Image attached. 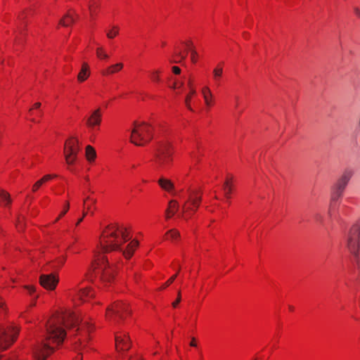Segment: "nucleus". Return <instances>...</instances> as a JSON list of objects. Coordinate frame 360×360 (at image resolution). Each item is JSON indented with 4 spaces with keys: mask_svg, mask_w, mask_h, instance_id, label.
<instances>
[{
    "mask_svg": "<svg viewBox=\"0 0 360 360\" xmlns=\"http://www.w3.org/2000/svg\"><path fill=\"white\" fill-rule=\"evenodd\" d=\"M167 234H169L170 235V238H172V239L176 238L180 236L179 232L178 231H176V230H174V229L169 231L167 233Z\"/></svg>",
    "mask_w": 360,
    "mask_h": 360,
    "instance_id": "32",
    "label": "nucleus"
},
{
    "mask_svg": "<svg viewBox=\"0 0 360 360\" xmlns=\"http://www.w3.org/2000/svg\"><path fill=\"white\" fill-rule=\"evenodd\" d=\"M75 360H82V357L81 356H77Z\"/></svg>",
    "mask_w": 360,
    "mask_h": 360,
    "instance_id": "51",
    "label": "nucleus"
},
{
    "mask_svg": "<svg viewBox=\"0 0 360 360\" xmlns=\"http://www.w3.org/2000/svg\"><path fill=\"white\" fill-rule=\"evenodd\" d=\"M158 184L160 185V186L162 189H164L168 192H171L174 189L173 183L167 179H165V178L162 177L158 180Z\"/></svg>",
    "mask_w": 360,
    "mask_h": 360,
    "instance_id": "18",
    "label": "nucleus"
},
{
    "mask_svg": "<svg viewBox=\"0 0 360 360\" xmlns=\"http://www.w3.org/2000/svg\"><path fill=\"white\" fill-rule=\"evenodd\" d=\"M186 45L188 46V47H191L193 46V42L191 41H188L186 43Z\"/></svg>",
    "mask_w": 360,
    "mask_h": 360,
    "instance_id": "45",
    "label": "nucleus"
},
{
    "mask_svg": "<svg viewBox=\"0 0 360 360\" xmlns=\"http://www.w3.org/2000/svg\"><path fill=\"white\" fill-rule=\"evenodd\" d=\"M202 94L203 96L205 103L207 106L211 105L212 94L208 86H204L202 89Z\"/></svg>",
    "mask_w": 360,
    "mask_h": 360,
    "instance_id": "21",
    "label": "nucleus"
},
{
    "mask_svg": "<svg viewBox=\"0 0 360 360\" xmlns=\"http://www.w3.org/2000/svg\"><path fill=\"white\" fill-rule=\"evenodd\" d=\"M4 303L0 302V311H4Z\"/></svg>",
    "mask_w": 360,
    "mask_h": 360,
    "instance_id": "49",
    "label": "nucleus"
},
{
    "mask_svg": "<svg viewBox=\"0 0 360 360\" xmlns=\"http://www.w3.org/2000/svg\"><path fill=\"white\" fill-rule=\"evenodd\" d=\"M179 210V203L177 201L172 200H170L168 205V207L166 210V217L167 219L173 216Z\"/></svg>",
    "mask_w": 360,
    "mask_h": 360,
    "instance_id": "16",
    "label": "nucleus"
},
{
    "mask_svg": "<svg viewBox=\"0 0 360 360\" xmlns=\"http://www.w3.org/2000/svg\"><path fill=\"white\" fill-rule=\"evenodd\" d=\"M89 76V66L87 63H84L82 67V70L78 74L77 79L79 82H82L85 81Z\"/></svg>",
    "mask_w": 360,
    "mask_h": 360,
    "instance_id": "19",
    "label": "nucleus"
},
{
    "mask_svg": "<svg viewBox=\"0 0 360 360\" xmlns=\"http://www.w3.org/2000/svg\"><path fill=\"white\" fill-rule=\"evenodd\" d=\"M172 89H175V88H176V82L173 84V86H172Z\"/></svg>",
    "mask_w": 360,
    "mask_h": 360,
    "instance_id": "54",
    "label": "nucleus"
},
{
    "mask_svg": "<svg viewBox=\"0 0 360 360\" xmlns=\"http://www.w3.org/2000/svg\"><path fill=\"white\" fill-rule=\"evenodd\" d=\"M290 310H292V309H293V307H290Z\"/></svg>",
    "mask_w": 360,
    "mask_h": 360,
    "instance_id": "60",
    "label": "nucleus"
},
{
    "mask_svg": "<svg viewBox=\"0 0 360 360\" xmlns=\"http://www.w3.org/2000/svg\"><path fill=\"white\" fill-rule=\"evenodd\" d=\"M42 186L41 182L39 180L36 181L34 184L32 186V191L33 192H36L41 186Z\"/></svg>",
    "mask_w": 360,
    "mask_h": 360,
    "instance_id": "36",
    "label": "nucleus"
},
{
    "mask_svg": "<svg viewBox=\"0 0 360 360\" xmlns=\"http://www.w3.org/2000/svg\"><path fill=\"white\" fill-rule=\"evenodd\" d=\"M59 278L56 274H42L39 278V283L41 286L47 290H54L58 283Z\"/></svg>",
    "mask_w": 360,
    "mask_h": 360,
    "instance_id": "11",
    "label": "nucleus"
},
{
    "mask_svg": "<svg viewBox=\"0 0 360 360\" xmlns=\"http://www.w3.org/2000/svg\"><path fill=\"white\" fill-rule=\"evenodd\" d=\"M87 214V212H84L82 217L84 218V217Z\"/></svg>",
    "mask_w": 360,
    "mask_h": 360,
    "instance_id": "52",
    "label": "nucleus"
},
{
    "mask_svg": "<svg viewBox=\"0 0 360 360\" xmlns=\"http://www.w3.org/2000/svg\"><path fill=\"white\" fill-rule=\"evenodd\" d=\"M129 239L125 227L117 224H110L103 233L100 240L101 248L104 252L120 250L125 258L129 259L139 245V242L134 240L127 245L126 250H123L121 248L122 244Z\"/></svg>",
    "mask_w": 360,
    "mask_h": 360,
    "instance_id": "2",
    "label": "nucleus"
},
{
    "mask_svg": "<svg viewBox=\"0 0 360 360\" xmlns=\"http://www.w3.org/2000/svg\"><path fill=\"white\" fill-rule=\"evenodd\" d=\"M129 360H141V359L139 358H134V359H130Z\"/></svg>",
    "mask_w": 360,
    "mask_h": 360,
    "instance_id": "53",
    "label": "nucleus"
},
{
    "mask_svg": "<svg viewBox=\"0 0 360 360\" xmlns=\"http://www.w3.org/2000/svg\"><path fill=\"white\" fill-rule=\"evenodd\" d=\"M172 63H179V61H176V60H174V61H172Z\"/></svg>",
    "mask_w": 360,
    "mask_h": 360,
    "instance_id": "59",
    "label": "nucleus"
},
{
    "mask_svg": "<svg viewBox=\"0 0 360 360\" xmlns=\"http://www.w3.org/2000/svg\"><path fill=\"white\" fill-rule=\"evenodd\" d=\"M238 99H239V98L238 96H236V108H237L238 105Z\"/></svg>",
    "mask_w": 360,
    "mask_h": 360,
    "instance_id": "50",
    "label": "nucleus"
},
{
    "mask_svg": "<svg viewBox=\"0 0 360 360\" xmlns=\"http://www.w3.org/2000/svg\"><path fill=\"white\" fill-rule=\"evenodd\" d=\"M160 70H154L153 72H151V79L154 81V82H159L160 81Z\"/></svg>",
    "mask_w": 360,
    "mask_h": 360,
    "instance_id": "31",
    "label": "nucleus"
},
{
    "mask_svg": "<svg viewBox=\"0 0 360 360\" xmlns=\"http://www.w3.org/2000/svg\"><path fill=\"white\" fill-rule=\"evenodd\" d=\"M233 186L229 184L228 180H226L223 185V190L224 191L225 197L229 200L231 198V194L233 191Z\"/></svg>",
    "mask_w": 360,
    "mask_h": 360,
    "instance_id": "23",
    "label": "nucleus"
},
{
    "mask_svg": "<svg viewBox=\"0 0 360 360\" xmlns=\"http://www.w3.org/2000/svg\"><path fill=\"white\" fill-rule=\"evenodd\" d=\"M18 332L16 328L6 329L0 326V349H7L15 340Z\"/></svg>",
    "mask_w": 360,
    "mask_h": 360,
    "instance_id": "9",
    "label": "nucleus"
},
{
    "mask_svg": "<svg viewBox=\"0 0 360 360\" xmlns=\"http://www.w3.org/2000/svg\"><path fill=\"white\" fill-rule=\"evenodd\" d=\"M176 55L179 56L181 60H184L186 58V56L181 55V53H177Z\"/></svg>",
    "mask_w": 360,
    "mask_h": 360,
    "instance_id": "46",
    "label": "nucleus"
},
{
    "mask_svg": "<svg viewBox=\"0 0 360 360\" xmlns=\"http://www.w3.org/2000/svg\"><path fill=\"white\" fill-rule=\"evenodd\" d=\"M346 248L353 255L354 262L359 263L360 251V220L354 223L345 236Z\"/></svg>",
    "mask_w": 360,
    "mask_h": 360,
    "instance_id": "4",
    "label": "nucleus"
},
{
    "mask_svg": "<svg viewBox=\"0 0 360 360\" xmlns=\"http://www.w3.org/2000/svg\"><path fill=\"white\" fill-rule=\"evenodd\" d=\"M0 200L5 202V205L11 202L10 195L1 189H0Z\"/></svg>",
    "mask_w": 360,
    "mask_h": 360,
    "instance_id": "27",
    "label": "nucleus"
},
{
    "mask_svg": "<svg viewBox=\"0 0 360 360\" xmlns=\"http://www.w3.org/2000/svg\"><path fill=\"white\" fill-rule=\"evenodd\" d=\"M153 139L151 127L146 123L134 122L130 141L138 146H142Z\"/></svg>",
    "mask_w": 360,
    "mask_h": 360,
    "instance_id": "6",
    "label": "nucleus"
},
{
    "mask_svg": "<svg viewBox=\"0 0 360 360\" xmlns=\"http://www.w3.org/2000/svg\"><path fill=\"white\" fill-rule=\"evenodd\" d=\"M79 150V141L76 138L72 137L65 141L64 155L68 165H72L75 162Z\"/></svg>",
    "mask_w": 360,
    "mask_h": 360,
    "instance_id": "8",
    "label": "nucleus"
},
{
    "mask_svg": "<svg viewBox=\"0 0 360 360\" xmlns=\"http://www.w3.org/2000/svg\"><path fill=\"white\" fill-rule=\"evenodd\" d=\"M93 276L99 277L103 281H109L112 277V269L105 257L102 254L97 255L89 271L86 274L88 279H91Z\"/></svg>",
    "mask_w": 360,
    "mask_h": 360,
    "instance_id": "3",
    "label": "nucleus"
},
{
    "mask_svg": "<svg viewBox=\"0 0 360 360\" xmlns=\"http://www.w3.org/2000/svg\"><path fill=\"white\" fill-rule=\"evenodd\" d=\"M79 322V317L70 311L53 316L46 324L45 342L34 349L35 358L38 360H46L55 349L51 346V343L59 345L65 338L66 333L63 326L73 328L77 326Z\"/></svg>",
    "mask_w": 360,
    "mask_h": 360,
    "instance_id": "1",
    "label": "nucleus"
},
{
    "mask_svg": "<svg viewBox=\"0 0 360 360\" xmlns=\"http://www.w3.org/2000/svg\"><path fill=\"white\" fill-rule=\"evenodd\" d=\"M231 179H232V178H231L230 179H227L226 180H228V181H229V184H232V183H231Z\"/></svg>",
    "mask_w": 360,
    "mask_h": 360,
    "instance_id": "55",
    "label": "nucleus"
},
{
    "mask_svg": "<svg viewBox=\"0 0 360 360\" xmlns=\"http://www.w3.org/2000/svg\"><path fill=\"white\" fill-rule=\"evenodd\" d=\"M84 218L83 217H81L78 219L77 222L76 223V226H78L82 221H83Z\"/></svg>",
    "mask_w": 360,
    "mask_h": 360,
    "instance_id": "48",
    "label": "nucleus"
},
{
    "mask_svg": "<svg viewBox=\"0 0 360 360\" xmlns=\"http://www.w3.org/2000/svg\"><path fill=\"white\" fill-rule=\"evenodd\" d=\"M188 198L183 205L184 212L189 211L195 212L201 202V196L198 194L197 191L188 190Z\"/></svg>",
    "mask_w": 360,
    "mask_h": 360,
    "instance_id": "10",
    "label": "nucleus"
},
{
    "mask_svg": "<svg viewBox=\"0 0 360 360\" xmlns=\"http://www.w3.org/2000/svg\"><path fill=\"white\" fill-rule=\"evenodd\" d=\"M118 30H119L118 27L117 26H114L111 30H110L107 32L108 38H109V39L114 38L118 34Z\"/></svg>",
    "mask_w": 360,
    "mask_h": 360,
    "instance_id": "30",
    "label": "nucleus"
},
{
    "mask_svg": "<svg viewBox=\"0 0 360 360\" xmlns=\"http://www.w3.org/2000/svg\"><path fill=\"white\" fill-rule=\"evenodd\" d=\"M25 288H26L30 294L34 292V288L33 286L25 285Z\"/></svg>",
    "mask_w": 360,
    "mask_h": 360,
    "instance_id": "41",
    "label": "nucleus"
},
{
    "mask_svg": "<svg viewBox=\"0 0 360 360\" xmlns=\"http://www.w3.org/2000/svg\"><path fill=\"white\" fill-rule=\"evenodd\" d=\"M69 207H70V205H69V202H66L65 203V209L63 210V212L60 213V214L59 215V217L56 219V221H58L60 217H63V215L65 214V213L68 212V210H69Z\"/></svg>",
    "mask_w": 360,
    "mask_h": 360,
    "instance_id": "35",
    "label": "nucleus"
},
{
    "mask_svg": "<svg viewBox=\"0 0 360 360\" xmlns=\"http://www.w3.org/2000/svg\"><path fill=\"white\" fill-rule=\"evenodd\" d=\"M244 35H245V37H248V34L246 32H244Z\"/></svg>",
    "mask_w": 360,
    "mask_h": 360,
    "instance_id": "57",
    "label": "nucleus"
},
{
    "mask_svg": "<svg viewBox=\"0 0 360 360\" xmlns=\"http://www.w3.org/2000/svg\"><path fill=\"white\" fill-rule=\"evenodd\" d=\"M56 176H53V175H51V174H46L45 176H44L41 179H39L40 182H41V184H44L45 182L48 181L49 180L51 179L53 177H55Z\"/></svg>",
    "mask_w": 360,
    "mask_h": 360,
    "instance_id": "33",
    "label": "nucleus"
},
{
    "mask_svg": "<svg viewBox=\"0 0 360 360\" xmlns=\"http://www.w3.org/2000/svg\"><path fill=\"white\" fill-rule=\"evenodd\" d=\"M352 176L353 171L352 169H345L333 186L338 188V190L345 191Z\"/></svg>",
    "mask_w": 360,
    "mask_h": 360,
    "instance_id": "12",
    "label": "nucleus"
},
{
    "mask_svg": "<svg viewBox=\"0 0 360 360\" xmlns=\"http://www.w3.org/2000/svg\"><path fill=\"white\" fill-rule=\"evenodd\" d=\"M172 72L176 75H179L181 73V69L177 66L172 67Z\"/></svg>",
    "mask_w": 360,
    "mask_h": 360,
    "instance_id": "40",
    "label": "nucleus"
},
{
    "mask_svg": "<svg viewBox=\"0 0 360 360\" xmlns=\"http://www.w3.org/2000/svg\"><path fill=\"white\" fill-rule=\"evenodd\" d=\"M86 209H87V211L89 212L91 215H93L94 210H96V207H94V210H91V205H87Z\"/></svg>",
    "mask_w": 360,
    "mask_h": 360,
    "instance_id": "43",
    "label": "nucleus"
},
{
    "mask_svg": "<svg viewBox=\"0 0 360 360\" xmlns=\"http://www.w3.org/2000/svg\"><path fill=\"white\" fill-rule=\"evenodd\" d=\"M102 112L101 108L93 110L86 120V125L90 128L99 126L101 123Z\"/></svg>",
    "mask_w": 360,
    "mask_h": 360,
    "instance_id": "14",
    "label": "nucleus"
},
{
    "mask_svg": "<svg viewBox=\"0 0 360 360\" xmlns=\"http://www.w3.org/2000/svg\"><path fill=\"white\" fill-rule=\"evenodd\" d=\"M86 157L89 162L94 161L95 160L96 157V153L92 146H87L86 147Z\"/></svg>",
    "mask_w": 360,
    "mask_h": 360,
    "instance_id": "24",
    "label": "nucleus"
},
{
    "mask_svg": "<svg viewBox=\"0 0 360 360\" xmlns=\"http://www.w3.org/2000/svg\"><path fill=\"white\" fill-rule=\"evenodd\" d=\"M244 35H245V37H248V34L246 32H244Z\"/></svg>",
    "mask_w": 360,
    "mask_h": 360,
    "instance_id": "58",
    "label": "nucleus"
},
{
    "mask_svg": "<svg viewBox=\"0 0 360 360\" xmlns=\"http://www.w3.org/2000/svg\"><path fill=\"white\" fill-rule=\"evenodd\" d=\"M94 293L89 289L82 290L78 296L80 300L85 301L86 298L93 297Z\"/></svg>",
    "mask_w": 360,
    "mask_h": 360,
    "instance_id": "26",
    "label": "nucleus"
},
{
    "mask_svg": "<svg viewBox=\"0 0 360 360\" xmlns=\"http://www.w3.org/2000/svg\"><path fill=\"white\" fill-rule=\"evenodd\" d=\"M86 200H91V203H92V205H96V199L91 198L89 196H87V197L84 200V206H85Z\"/></svg>",
    "mask_w": 360,
    "mask_h": 360,
    "instance_id": "39",
    "label": "nucleus"
},
{
    "mask_svg": "<svg viewBox=\"0 0 360 360\" xmlns=\"http://www.w3.org/2000/svg\"><path fill=\"white\" fill-rule=\"evenodd\" d=\"M354 12L358 18H360V9L359 8L355 7L354 8Z\"/></svg>",
    "mask_w": 360,
    "mask_h": 360,
    "instance_id": "42",
    "label": "nucleus"
},
{
    "mask_svg": "<svg viewBox=\"0 0 360 360\" xmlns=\"http://www.w3.org/2000/svg\"><path fill=\"white\" fill-rule=\"evenodd\" d=\"M99 8V4L95 0H91L89 4V10L91 18H94L96 14V11Z\"/></svg>",
    "mask_w": 360,
    "mask_h": 360,
    "instance_id": "25",
    "label": "nucleus"
},
{
    "mask_svg": "<svg viewBox=\"0 0 360 360\" xmlns=\"http://www.w3.org/2000/svg\"><path fill=\"white\" fill-rule=\"evenodd\" d=\"M191 59L193 63H196V56H198V53L196 51L193 49H191Z\"/></svg>",
    "mask_w": 360,
    "mask_h": 360,
    "instance_id": "34",
    "label": "nucleus"
},
{
    "mask_svg": "<svg viewBox=\"0 0 360 360\" xmlns=\"http://www.w3.org/2000/svg\"><path fill=\"white\" fill-rule=\"evenodd\" d=\"M173 149L168 142H161L157 146L153 161L159 169H167L172 162Z\"/></svg>",
    "mask_w": 360,
    "mask_h": 360,
    "instance_id": "5",
    "label": "nucleus"
},
{
    "mask_svg": "<svg viewBox=\"0 0 360 360\" xmlns=\"http://www.w3.org/2000/svg\"><path fill=\"white\" fill-rule=\"evenodd\" d=\"M40 106H41V103H39V102L35 103L34 105V108H39Z\"/></svg>",
    "mask_w": 360,
    "mask_h": 360,
    "instance_id": "47",
    "label": "nucleus"
},
{
    "mask_svg": "<svg viewBox=\"0 0 360 360\" xmlns=\"http://www.w3.org/2000/svg\"><path fill=\"white\" fill-rule=\"evenodd\" d=\"M75 22L74 18L70 14L67 13L60 20L59 24L62 26L67 27Z\"/></svg>",
    "mask_w": 360,
    "mask_h": 360,
    "instance_id": "22",
    "label": "nucleus"
},
{
    "mask_svg": "<svg viewBox=\"0 0 360 360\" xmlns=\"http://www.w3.org/2000/svg\"><path fill=\"white\" fill-rule=\"evenodd\" d=\"M188 85L190 87L191 91H189V94L186 96L185 104L188 110L193 111V108L191 106V99L192 96L195 94L196 91L193 88L192 82L191 80L188 81Z\"/></svg>",
    "mask_w": 360,
    "mask_h": 360,
    "instance_id": "20",
    "label": "nucleus"
},
{
    "mask_svg": "<svg viewBox=\"0 0 360 360\" xmlns=\"http://www.w3.org/2000/svg\"><path fill=\"white\" fill-rule=\"evenodd\" d=\"M115 343L117 350H128L131 347L129 335L126 333L115 334Z\"/></svg>",
    "mask_w": 360,
    "mask_h": 360,
    "instance_id": "13",
    "label": "nucleus"
},
{
    "mask_svg": "<svg viewBox=\"0 0 360 360\" xmlns=\"http://www.w3.org/2000/svg\"><path fill=\"white\" fill-rule=\"evenodd\" d=\"M180 302H181V292H180V291H179V292H178V295H177V300H175V301L172 303V306H173V307H176Z\"/></svg>",
    "mask_w": 360,
    "mask_h": 360,
    "instance_id": "38",
    "label": "nucleus"
},
{
    "mask_svg": "<svg viewBox=\"0 0 360 360\" xmlns=\"http://www.w3.org/2000/svg\"><path fill=\"white\" fill-rule=\"evenodd\" d=\"M190 345H191V347H196V345H196V343H195V338H192L191 342V343H190Z\"/></svg>",
    "mask_w": 360,
    "mask_h": 360,
    "instance_id": "44",
    "label": "nucleus"
},
{
    "mask_svg": "<svg viewBox=\"0 0 360 360\" xmlns=\"http://www.w3.org/2000/svg\"><path fill=\"white\" fill-rule=\"evenodd\" d=\"M176 271H177V272H176V274H178V273H179V271H180V266H179V269H176Z\"/></svg>",
    "mask_w": 360,
    "mask_h": 360,
    "instance_id": "56",
    "label": "nucleus"
},
{
    "mask_svg": "<svg viewBox=\"0 0 360 360\" xmlns=\"http://www.w3.org/2000/svg\"><path fill=\"white\" fill-rule=\"evenodd\" d=\"M343 193L344 191L338 190V188L332 186L330 193V201L328 209V214L330 216L332 215L333 212L335 209L338 201L339 200L340 198H342Z\"/></svg>",
    "mask_w": 360,
    "mask_h": 360,
    "instance_id": "15",
    "label": "nucleus"
},
{
    "mask_svg": "<svg viewBox=\"0 0 360 360\" xmlns=\"http://www.w3.org/2000/svg\"><path fill=\"white\" fill-rule=\"evenodd\" d=\"M123 63H118L114 65H112L109 66L107 69L104 70L102 72V74L103 75H112L115 74L119 71H120L123 68Z\"/></svg>",
    "mask_w": 360,
    "mask_h": 360,
    "instance_id": "17",
    "label": "nucleus"
},
{
    "mask_svg": "<svg viewBox=\"0 0 360 360\" xmlns=\"http://www.w3.org/2000/svg\"><path fill=\"white\" fill-rule=\"evenodd\" d=\"M131 314L128 305L123 302H115L106 309V318L109 321L119 323Z\"/></svg>",
    "mask_w": 360,
    "mask_h": 360,
    "instance_id": "7",
    "label": "nucleus"
},
{
    "mask_svg": "<svg viewBox=\"0 0 360 360\" xmlns=\"http://www.w3.org/2000/svg\"><path fill=\"white\" fill-rule=\"evenodd\" d=\"M177 276V274H174V276H172L167 282L166 283L163 285V288L167 287L168 285H169L172 283H173V281L175 280V278H176Z\"/></svg>",
    "mask_w": 360,
    "mask_h": 360,
    "instance_id": "37",
    "label": "nucleus"
},
{
    "mask_svg": "<svg viewBox=\"0 0 360 360\" xmlns=\"http://www.w3.org/2000/svg\"><path fill=\"white\" fill-rule=\"evenodd\" d=\"M222 72H223V69L222 68H220V67H217L216 68L214 69L213 70V75H214V78L218 81L219 79L221 77V76L222 75Z\"/></svg>",
    "mask_w": 360,
    "mask_h": 360,
    "instance_id": "29",
    "label": "nucleus"
},
{
    "mask_svg": "<svg viewBox=\"0 0 360 360\" xmlns=\"http://www.w3.org/2000/svg\"><path fill=\"white\" fill-rule=\"evenodd\" d=\"M96 56L100 59H108L109 56L105 53L104 49L101 46L96 49Z\"/></svg>",
    "mask_w": 360,
    "mask_h": 360,
    "instance_id": "28",
    "label": "nucleus"
}]
</instances>
